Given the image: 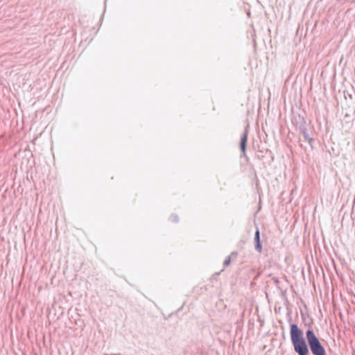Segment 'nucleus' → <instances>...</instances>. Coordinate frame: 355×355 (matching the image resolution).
<instances>
[{"label":"nucleus","instance_id":"obj_1","mask_svg":"<svg viewBox=\"0 0 355 355\" xmlns=\"http://www.w3.org/2000/svg\"><path fill=\"white\" fill-rule=\"evenodd\" d=\"M290 334L295 352L298 355H307L309 354L308 346L303 336L302 331L298 328L297 324H291Z\"/></svg>","mask_w":355,"mask_h":355},{"label":"nucleus","instance_id":"obj_2","mask_svg":"<svg viewBox=\"0 0 355 355\" xmlns=\"http://www.w3.org/2000/svg\"><path fill=\"white\" fill-rule=\"evenodd\" d=\"M306 336L311 351L313 355H327L324 347L312 329H309L306 331Z\"/></svg>","mask_w":355,"mask_h":355},{"label":"nucleus","instance_id":"obj_3","mask_svg":"<svg viewBox=\"0 0 355 355\" xmlns=\"http://www.w3.org/2000/svg\"><path fill=\"white\" fill-rule=\"evenodd\" d=\"M248 126L245 127L241 137L240 147L244 156L246 155V145L248 137Z\"/></svg>","mask_w":355,"mask_h":355},{"label":"nucleus","instance_id":"obj_4","mask_svg":"<svg viewBox=\"0 0 355 355\" xmlns=\"http://www.w3.org/2000/svg\"><path fill=\"white\" fill-rule=\"evenodd\" d=\"M300 132L302 133L304 139L308 141V142L309 143V144H311L312 141H313V139L311 138L309 132H308V130L307 129L304 127V126H300Z\"/></svg>","mask_w":355,"mask_h":355},{"label":"nucleus","instance_id":"obj_5","mask_svg":"<svg viewBox=\"0 0 355 355\" xmlns=\"http://www.w3.org/2000/svg\"><path fill=\"white\" fill-rule=\"evenodd\" d=\"M254 241H255V243L261 242L260 241V232L258 229L257 230L255 234H254Z\"/></svg>","mask_w":355,"mask_h":355},{"label":"nucleus","instance_id":"obj_6","mask_svg":"<svg viewBox=\"0 0 355 355\" xmlns=\"http://www.w3.org/2000/svg\"><path fill=\"white\" fill-rule=\"evenodd\" d=\"M255 249L259 252H261L262 250V246L261 244V242L255 243Z\"/></svg>","mask_w":355,"mask_h":355},{"label":"nucleus","instance_id":"obj_7","mask_svg":"<svg viewBox=\"0 0 355 355\" xmlns=\"http://www.w3.org/2000/svg\"><path fill=\"white\" fill-rule=\"evenodd\" d=\"M230 263H231V256H228V257L225 259V261H224V263H223L224 266H225V267L228 266L230 264Z\"/></svg>","mask_w":355,"mask_h":355},{"label":"nucleus","instance_id":"obj_8","mask_svg":"<svg viewBox=\"0 0 355 355\" xmlns=\"http://www.w3.org/2000/svg\"><path fill=\"white\" fill-rule=\"evenodd\" d=\"M232 255H235V256H236V252H232Z\"/></svg>","mask_w":355,"mask_h":355}]
</instances>
